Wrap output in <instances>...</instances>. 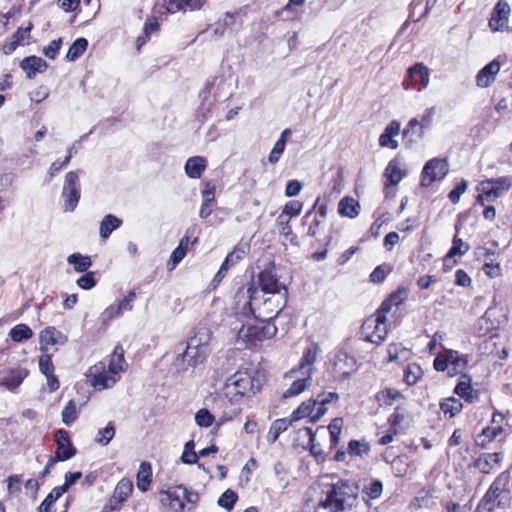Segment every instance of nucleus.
Wrapping results in <instances>:
<instances>
[{"label":"nucleus","mask_w":512,"mask_h":512,"mask_svg":"<svg viewBox=\"0 0 512 512\" xmlns=\"http://www.w3.org/2000/svg\"><path fill=\"white\" fill-rule=\"evenodd\" d=\"M249 309L255 319L274 321L287 304V290L283 293H263L252 283L247 287Z\"/></svg>","instance_id":"f257e3e1"},{"label":"nucleus","mask_w":512,"mask_h":512,"mask_svg":"<svg viewBox=\"0 0 512 512\" xmlns=\"http://www.w3.org/2000/svg\"><path fill=\"white\" fill-rule=\"evenodd\" d=\"M161 512H184L194 509L200 501L198 492L183 484L165 485L158 490Z\"/></svg>","instance_id":"f03ea898"},{"label":"nucleus","mask_w":512,"mask_h":512,"mask_svg":"<svg viewBox=\"0 0 512 512\" xmlns=\"http://www.w3.org/2000/svg\"><path fill=\"white\" fill-rule=\"evenodd\" d=\"M317 352V344H312L304 351L299 365L285 374L286 378H291L293 381L289 388L283 393V398L297 396L310 385L311 375L314 371L313 364L316 361Z\"/></svg>","instance_id":"7ed1b4c3"},{"label":"nucleus","mask_w":512,"mask_h":512,"mask_svg":"<svg viewBox=\"0 0 512 512\" xmlns=\"http://www.w3.org/2000/svg\"><path fill=\"white\" fill-rule=\"evenodd\" d=\"M274 321L255 319L253 324L242 325L238 332V338L242 340L248 349H256L266 340L272 339L277 334Z\"/></svg>","instance_id":"20e7f679"},{"label":"nucleus","mask_w":512,"mask_h":512,"mask_svg":"<svg viewBox=\"0 0 512 512\" xmlns=\"http://www.w3.org/2000/svg\"><path fill=\"white\" fill-rule=\"evenodd\" d=\"M251 392H253V378L247 371H237L227 379L223 387L225 397L232 404L239 403Z\"/></svg>","instance_id":"39448f33"},{"label":"nucleus","mask_w":512,"mask_h":512,"mask_svg":"<svg viewBox=\"0 0 512 512\" xmlns=\"http://www.w3.org/2000/svg\"><path fill=\"white\" fill-rule=\"evenodd\" d=\"M511 475L508 471L500 473L493 483L490 485L488 491L483 497V501L488 505L497 501L496 506L499 508H506L510 505L511 496L509 490V483ZM495 504L489 507L492 510Z\"/></svg>","instance_id":"423d86ee"},{"label":"nucleus","mask_w":512,"mask_h":512,"mask_svg":"<svg viewBox=\"0 0 512 512\" xmlns=\"http://www.w3.org/2000/svg\"><path fill=\"white\" fill-rule=\"evenodd\" d=\"M247 12L244 8H238L233 12L224 13L223 17L218 19L212 25L213 35L222 37L226 33H238L244 24V18Z\"/></svg>","instance_id":"0eeeda50"},{"label":"nucleus","mask_w":512,"mask_h":512,"mask_svg":"<svg viewBox=\"0 0 512 512\" xmlns=\"http://www.w3.org/2000/svg\"><path fill=\"white\" fill-rule=\"evenodd\" d=\"M355 359L343 350H337L328 355L327 371L334 379H343L355 370Z\"/></svg>","instance_id":"6e6552de"},{"label":"nucleus","mask_w":512,"mask_h":512,"mask_svg":"<svg viewBox=\"0 0 512 512\" xmlns=\"http://www.w3.org/2000/svg\"><path fill=\"white\" fill-rule=\"evenodd\" d=\"M257 288L261 293H283L287 290L286 286L280 282L276 274V265L273 260H268L263 269L257 274Z\"/></svg>","instance_id":"1a4fd4ad"},{"label":"nucleus","mask_w":512,"mask_h":512,"mask_svg":"<svg viewBox=\"0 0 512 512\" xmlns=\"http://www.w3.org/2000/svg\"><path fill=\"white\" fill-rule=\"evenodd\" d=\"M114 373L110 372V368L105 361H99L91 366L87 373V381L95 390H105L111 388L116 383Z\"/></svg>","instance_id":"9d476101"},{"label":"nucleus","mask_w":512,"mask_h":512,"mask_svg":"<svg viewBox=\"0 0 512 512\" xmlns=\"http://www.w3.org/2000/svg\"><path fill=\"white\" fill-rule=\"evenodd\" d=\"M362 327L368 341L376 344L382 343L388 333L386 313L378 309L374 315L365 320Z\"/></svg>","instance_id":"9b49d317"},{"label":"nucleus","mask_w":512,"mask_h":512,"mask_svg":"<svg viewBox=\"0 0 512 512\" xmlns=\"http://www.w3.org/2000/svg\"><path fill=\"white\" fill-rule=\"evenodd\" d=\"M449 171L446 158H433L423 167L421 174V186L429 187L433 182L442 180Z\"/></svg>","instance_id":"f8f14e48"},{"label":"nucleus","mask_w":512,"mask_h":512,"mask_svg":"<svg viewBox=\"0 0 512 512\" xmlns=\"http://www.w3.org/2000/svg\"><path fill=\"white\" fill-rule=\"evenodd\" d=\"M346 484L340 482L331 485V489L327 491L325 501H322V512H343L345 509V501L348 493L345 489Z\"/></svg>","instance_id":"ddd939ff"},{"label":"nucleus","mask_w":512,"mask_h":512,"mask_svg":"<svg viewBox=\"0 0 512 512\" xmlns=\"http://www.w3.org/2000/svg\"><path fill=\"white\" fill-rule=\"evenodd\" d=\"M56 450L54 457L61 462L72 459L77 454V449L73 445L68 431L58 429L54 433Z\"/></svg>","instance_id":"4468645a"},{"label":"nucleus","mask_w":512,"mask_h":512,"mask_svg":"<svg viewBox=\"0 0 512 512\" xmlns=\"http://www.w3.org/2000/svg\"><path fill=\"white\" fill-rule=\"evenodd\" d=\"M133 492V483L129 478H122L116 484L112 495L109 497L108 509L120 511L124 503L128 500Z\"/></svg>","instance_id":"2eb2a0df"},{"label":"nucleus","mask_w":512,"mask_h":512,"mask_svg":"<svg viewBox=\"0 0 512 512\" xmlns=\"http://www.w3.org/2000/svg\"><path fill=\"white\" fill-rule=\"evenodd\" d=\"M503 461L501 452L482 453L474 460L472 466L483 474H491L500 469Z\"/></svg>","instance_id":"dca6fc26"},{"label":"nucleus","mask_w":512,"mask_h":512,"mask_svg":"<svg viewBox=\"0 0 512 512\" xmlns=\"http://www.w3.org/2000/svg\"><path fill=\"white\" fill-rule=\"evenodd\" d=\"M511 12L510 5L506 0H499L495 5L491 18L489 20V27L493 31H503L508 27L509 15Z\"/></svg>","instance_id":"f3484780"},{"label":"nucleus","mask_w":512,"mask_h":512,"mask_svg":"<svg viewBox=\"0 0 512 512\" xmlns=\"http://www.w3.org/2000/svg\"><path fill=\"white\" fill-rule=\"evenodd\" d=\"M68 337L54 326H48L39 334L40 350L47 353L50 346L64 345Z\"/></svg>","instance_id":"a211bd4d"},{"label":"nucleus","mask_w":512,"mask_h":512,"mask_svg":"<svg viewBox=\"0 0 512 512\" xmlns=\"http://www.w3.org/2000/svg\"><path fill=\"white\" fill-rule=\"evenodd\" d=\"M317 211H314L313 217L311 218V212L307 213L303 217V225L308 226L307 232L302 236V242L309 245L311 248L319 246V239L317 237L320 232V220L318 219Z\"/></svg>","instance_id":"6ab92c4d"},{"label":"nucleus","mask_w":512,"mask_h":512,"mask_svg":"<svg viewBox=\"0 0 512 512\" xmlns=\"http://www.w3.org/2000/svg\"><path fill=\"white\" fill-rule=\"evenodd\" d=\"M418 83L423 87H426L429 84V70L422 63H417L408 68L407 77L403 81V86L405 89H409L411 86Z\"/></svg>","instance_id":"aec40b11"},{"label":"nucleus","mask_w":512,"mask_h":512,"mask_svg":"<svg viewBox=\"0 0 512 512\" xmlns=\"http://www.w3.org/2000/svg\"><path fill=\"white\" fill-rule=\"evenodd\" d=\"M198 242V238L195 237L192 241L188 235H184L180 241L178 246L172 251L170 258L166 263V268L168 271L174 270L177 265L185 258L190 245H194Z\"/></svg>","instance_id":"412c9836"},{"label":"nucleus","mask_w":512,"mask_h":512,"mask_svg":"<svg viewBox=\"0 0 512 512\" xmlns=\"http://www.w3.org/2000/svg\"><path fill=\"white\" fill-rule=\"evenodd\" d=\"M29 376V370L24 367H13L7 370V377L0 381V386L11 392H15L23 381Z\"/></svg>","instance_id":"4be33fe9"},{"label":"nucleus","mask_w":512,"mask_h":512,"mask_svg":"<svg viewBox=\"0 0 512 512\" xmlns=\"http://www.w3.org/2000/svg\"><path fill=\"white\" fill-rule=\"evenodd\" d=\"M500 71V63L497 59L492 60L485 65L476 76V84L478 87L487 88L496 79L497 74Z\"/></svg>","instance_id":"5701e85b"},{"label":"nucleus","mask_w":512,"mask_h":512,"mask_svg":"<svg viewBox=\"0 0 512 512\" xmlns=\"http://www.w3.org/2000/svg\"><path fill=\"white\" fill-rule=\"evenodd\" d=\"M21 69L26 73L28 79H32L38 72H43L48 67V64L41 57L32 55L25 57L20 62Z\"/></svg>","instance_id":"b1692460"},{"label":"nucleus","mask_w":512,"mask_h":512,"mask_svg":"<svg viewBox=\"0 0 512 512\" xmlns=\"http://www.w3.org/2000/svg\"><path fill=\"white\" fill-rule=\"evenodd\" d=\"M400 127H401V125L397 120L391 121L386 126L383 133L380 135L379 145L381 147L397 149L399 144H398V141L395 139V137L399 135Z\"/></svg>","instance_id":"393cba45"},{"label":"nucleus","mask_w":512,"mask_h":512,"mask_svg":"<svg viewBox=\"0 0 512 512\" xmlns=\"http://www.w3.org/2000/svg\"><path fill=\"white\" fill-rule=\"evenodd\" d=\"M512 188V177H500L482 181L477 192H504Z\"/></svg>","instance_id":"a878e982"},{"label":"nucleus","mask_w":512,"mask_h":512,"mask_svg":"<svg viewBox=\"0 0 512 512\" xmlns=\"http://www.w3.org/2000/svg\"><path fill=\"white\" fill-rule=\"evenodd\" d=\"M454 393L468 403H473L479 398V392L472 388L471 378L467 374L461 376V380L456 385Z\"/></svg>","instance_id":"bb28decb"},{"label":"nucleus","mask_w":512,"mask_h":512,"mask_svg":"<svg viewBox=\"0 0 512 512\" xmlns=\"http://www.w3.org/2000/svg\"><path fill=\"white\" fill-rule=\"evenodd\" d=\"M207 159L203 156L189 157L185 163L184 170L191 179H199L207 168Z\"/></svg>","instance_id":"cd10ccee"},{"label":"nucleus","mask_w":512,"mask_h":512,"mask_svg":"<svg viewBox=\"0 0 512 512\" xmlns=\"http://www.w3.org/2000/svg\"><path fill=\"white\" fill-rule=\"evenodd\" d=\"M153 472L151 463L143 461L139 465V469L136 474V485L141 492H147L152 484Z\"/></svg>","instance_id":"c85d7f7f"},{"label":"nucleus","mask_w":512,"mask_h":512,"mask_svg":"<svg viewBox=\"0 0 512 512\" xmlns=\"http://www.w3.org/2000/svg\"><path fill=\"white\" fill-rule=\"evenodd\" d=\"M290 221L291 218L286 216V214H280L277 217L276 226L280 236L283 237V243L285 245L287 243L291 245H298L297 236L292 232Z\"/></svg>","instance_id":"c756f323"},{"label":"nucleus","mask_w":512,"mask_h":512,"mask_svg":"<svg viewBox=\"0 0 512 512\" xmlns=\"http://www.w3.org/2000/svg\"><path fill=\"white\" fill-rule=\"evenodd\" d=\"M160 30V24L157 17L150 16L146 19L143 27V34L136 39V48L139 51L149 40L152 34Z\"/></svg>","instance_id":"7c9ffc66"},{"label":"nucleus","mask_w":512,"mask_h":512,"mask_svg":"<svg viewBox=\"0 0 512 512\" xmlns=\"http://www.w3.org/2000/svg\"><path fill=\"white\" fill-rule=\"evenodd\" d=\"M360 203L353 197L346 196L338 204V212L341 216L355 218L360 213Z\"/></svg>","instance_id":"2f4dec72"},{"label":"nucleus","mask_w":512,"mask_h":512,"mask_svg":"<svg viewBox=\"0 0 512 512\" xmlns=\"http://www.w3.org/2000/svg\"><path fill=\"white\" fill-rule=\"evenodd\" d=\"M404 171L400 168V164L396 159L389 162L385 169L384 177L386 178L385 186L397 185L404 176Z\"/></svg>","instance_id":"473e14b6"},{"label":"nucleus","mask_w":512,"mask_h":512,"mask_svg":"<svg viewBox=\"0 0 512 512\" xmlns=\"http://www.w3.org/2000/svg\"><path fill=\"white\" fill-rule=\"evenodd\" d=\"M107 366L110 368V372L116 375L125 370L126 361L124 358V349L121 344L114 347Z\"/></svg>","instance_id":"72a5a7b5"},{"label":"nucleus","mask_w":512,"mask_h":512,"mask_svg":"<svg viewBox=\"0 0 512 512\" xmlns=\"http://www.w3.org/2000/svg\"><path fill=\"white\" fill-rule=\"evenodd\" d=\"M292 422V418H280L274 420L269 428L267 441L271 444L276 442L279 436L289 428Z\"/></svg>","instance_id":"f704fd0d"},{"label":"nucleus","mask_w":512,"mask_h":512,"mask_svg":"<svg viewBox=\"0 0 512 512\" xmlns=\"http://www.w3.org/2000/svg\"><path fill=\"white\" fill-rule=\"evenodd\" d=\"M408 295V291L404 287L398 288L396 291H394L388 299L382 302L379 310H381L384 313H388L391 310L392 306H399L402 304Z\"/></svg>","instance_id":"c9c22d12"},{"label":"nucleus","mask_w":512,"mask_h":512,"mask_svg":"<svg viewBox=\"0 0 512 512\" xmlns=\"http://www.w3.org/2000/svg\"><path fill=\"white\" fill-rule=\"evenodd\" d=\"M290 135L291 130L289 128L282 131L279 139L275 142L272 150L269 153L268 160L270 163L275 164L279 161L285 150L286 142Z\"/></svg>","instance_id":"e433bc0d"},{"label":"nucleus","mask_w":512,"mask_h":512,"mask_svg":"<svg viewBox=\"0 0 512 512\" xmlns=\"http://www.w3.org/2000/svg\"><path fill=\"white\" fill-rule=\"evenodd\" d=\"M122 220L112 214L106 215L100 223L99 233L102 239H107L110 234L118 229Z\"/></svg>","instance_id":"4c0bfd02"},{"label":"nucleus","mask_w":512,"mask_h":512,"mask_svg":"<svg viewBox=\"0 0 512 512\" xmlns=\"http://www.w3.org/2000/svg\"><path fill=\"white\" fill-rule=\"evenodd\" d=\"M376 399L381 406H392L398 400L404 399V396L396 389L386 388L377 393Z\"/></svg>","instance_id":"58836bf2"},{"label":"nucleus","mask_w":512,"mask_h":512,"mask_svg":"<svg viewBox=\"0 0 512 512\" xmlns=\"http://www.w3.org/2000/svg\"><path fill=\"white\" fill-rule=\"evenodd\" d=\"M88 40L86 38H77L69 47L66 59L70 62H74L79 59L87 50Z\"/></svg>","instance_id":"ea45409f"},{"label":"nucleus","mask_w":512,"mask_h":512,"mask_svg":"<svg viewBox=\"0 0 512 512\" xmlns=\"http://www.w3.org/2000/svg\"><path fill=\"white\" fill-rule=\"evenodd\" d=\"M249 250L245 244H237L231 252H229L224 259L223 263L231 268L243 260Z\"/></svg>","instance_id":"a19ab883"},{"label":"nucleus","mask_w":512,"mask_h":512,"mask_svg":"<svg viewBox=\"0 0 512 512\" xmlns=\"http://www.w3.org/2000/svg\"><path fill=\"white\" fill-rule=\"evenodd\" d=\"M9 336L12 341L20 343L32 338L33 331L27 324L20 323L10 329Z\"/></svg>","instance_id":"79ce46f5"},{"label":"nucleus","mask_w":512,"mask_h":512,"mask_svg":"<svg viewBox=\"0 0 512 512\" xmlns=\"http://www.w3.org/2000/svg\"><path fill=\"white\" fill-rule=\"evenodd\" d=\"M67 261L69 264L73 265L74 270L78 273L86 272L92 266L91 258L80 253L69 255Z\"/></svg>","instance_id":"37998d69"},{"label":"nucleus","mask_w":512,"mask_h":512,"mask_svg":"<svg viewBox=\"0 0 512 512\" xmlns=\"http://www.w3.org/2000/svg\"><path fill=\"white\" fill-rule=\"evenodd\" d=\"M503 429L501 427H486L482 430V432L476 438V444L482 448L487 447V445L492 442L499 434H501Z\"/></svg>","instance_id":"c03bdc74"},{"label":"nucleus","mask_w":512,"mask_h":512,"mask_svg":"<svg viewBox=\"0 0 512 512\" xmlns=\"http://www.w3.org/2000/svg\"><path fill=\"white\" fill-rule=\"evenodd\" d=\"M422 376L423 371L417 363L408 364L404 370V381L409 386L416 384Z\"/></svg>","instance_id":"a18cd8bd"},{"label":"nucleus","mask_w":512,"mask_h":512,"mask_svg":"<svg viewBox=\"0 0 512 512\" xmlns=\"http://www.w3.org/2000/svg\"><path fill=\"white\" fill-rule=\"evenodd\" d=\"M64 494L57 486L44 498L38 507L39 512H52L54 503Z\"/></svg>","instance_id":"49530a36"},{"label":"nucleus","mask_w":512,"mask_h":512,"mask_svg":"<svg viewBox=\"0 0 512 512\" xmlns=\"http://www.w3.org/2000/svg\"><path fill=\"white\" fill-rule=\"evenodd\" d=\"M78 416H79V411L77 409L76 402L74 400H69L65 404V406L61 412V417H62L63 423L69 426L77 420Z\"/></svg>","instance_id":"de8ad7c7"},{"label":"nucleus","mask_w":512,"mask_h":512,"mask_svg":"<svg viewBox=\"0 0 512 512\" xmlns=\"http://www.w3.org/2000/svg\"><path fill=\"white\" fill-rule=\"evenodd\" d=\"M238 499V494L234 490L227 489L220 495L217 503L227 511H232Z\"/></svg>","instance_id":"09e8293b"},{"label":"nucleus","mask_w":512,"mask_h":512,"mask_svg":"<svg viewBox=\"0 0 512 512\" xmlns=\"http://www.w3.org/2000/svg\"><path fill=\"white\" fill-rule=\"evenodd\" d=\"M440 408L445 415H449V417L452 418V417L456 416L462 410L463 405L460 402V400H458L454 397H451V398L445 399L440 404Z\"/></svg>","instance_id":"8fccbe9b"},{"label":"nucleus","mask_w":512,"mask_h":512,"mask_svg":"<svg viewBox=\"0 0 512 512\" xmlns=\"http://www.w3.org/2000/svg\"><path fill=\"white\" fill-rule=\"evenodd\" d=\"M316 402L314 400H307L300 404V406L294 410L291 414L293 421H298L302 418L309 417L312 415Z\"/></svg>","instance_id":"3c124183"},{"label":"nucleus","mask_w":512,"mask_h":512,"mask_svg":"<svg viewBox=\"0 0 512 512\" xmlns=\"http://www.w3.org/2000/svg\"><path fill=\"white\" fill-rule=\"evenodd\" d=\"M343 427V419L340 417L334 418L328 425V431L330 434L331 448L337 447L339 443V436Z\"/></svg>","instance_id":"603ef678"},{"label":"nucleus","mask_w":512,"mask_h":512,"mask_svg":"<svg viewBox=\"0 0 512 512\" xmlns=\"http://www.w3.org/2000/svg\"><path fill=\"white\" fill-rule=\"evenodd\" d=\"M468 250L469 245L465 243L462 239L458 238L457 236H454L452 247L450 248L449 252L445 257V263L456 255H464Z\"/></svg>","instance_id":"864d4df0"},{"label":"nucleus","mask_w":512,"mask_h":512,"mask_svg":"<svg viewBox=\"0 0 512 512\" xmlns=\"http://www.w3.org/2000/svg\"><path fill=\"white\" fill-rule=\"evenodd\" d=\"M419 128V120L417 118H412L406 128L403 130V138L406 139L410 144L416 143L422 137L417 136Z\"/></svg>","instance_id":"5fc2aeb1"},{"label":"nucleus","mask_w":512,"mask_h":512,"mask_svg":"<svg viewBox=\"0 0 512 512\" xmlns=\"http://www.w3.org/2000/svg\"><path fill=\"white\" fill-rule=\"evenodd\" d=\"M39 371L44 375L55 373V365L52 360V355L49 353H42L38 359Z\"/></svg>","instance_id":"6e6d98bb"},{"label":"nucleus","mask_w":512,"mask_h":512,"mask_svg":"<svg viewBox=\"0 0 512 512\" xmlns=\"http://www.w3.org/2000/svg\"><path fill=\"white\" fill-rule=\"evenodd\" d=\"M115 436V427L112 422H109L106 427L98 430L96 442L106 446Z\"/></svg>","instance_id":"4d7b16f0"},{"label":"nucleus","mask_w":512,"mask_h":512,"mask_svg":"<svg viewBox=\"0 0 512 512\" xmlns=\"http://www.w3.org/2000/svg\"><path fill=\"white\" fill-rule=\"evenodd\" d=\"M305 3V0H288V3L279 11L277 12L278 15H281L283 13L291 14L285 18V20H294L298 16V6H303Z\"/></svg>","instance_id":"13d9d810"},{"label":"nucleus","mask_w":512,"mask_h":512,"mask_svg":"<svg viewBox=\"0 0 512 512\" xmlns=\"http://www.w3.org/2000/svg\"><path fill=\"white\" fill-rule=\"evenodd\" d=\"M195 421L200 427H210L214 421V415L206 408H202L198 410L195 414Z\"/></svg>","instance_id":"bf43d9fd"},{"label":"nucleus","mask_w":512,"mask_h":512,"mask_svg":"<svg viewBox=\"0 0 512 512\" xmlns=\"http://www.w3.org/2000/svg\"><path fill=\"white\" fill-rule=\"evenodd\" d=\"M80 182L76 172L70 171L65 176L63 192H79Z\"/></svg>","instance_id":"052dcab7"},{"label":"nucleus","mask_w":512,"mask_h":512,"mask_svg":"<svg viewBox=\"0 0 512 512\" xmlns=\"http://www.w3.org/2000/svg\"><path fill=\"white\" fill-rule=\"evenodd\" d=\"M434 116V107L427 108L424 114L421 116L419 120V128L417 132L418 137H423L425 130L428 129L432 123Z\"/></svg>","instance_id":"680f3d73"},{"label":"nucleus","mask_w":512,"mask_h":512,"mask_svg":"<svg viewBox=\"0 0 512 512\" xmlns=\"http://www.w3.org/2000/svg\"><path fill=\"white\" fill-rule=\"evenodd\" d=\"M207 197L204 199L200 211L199 216L202 219L208 218L212 212L214 207L216 206L215 194H205Z\"/></svg>","instance_id":"e2e57ef3"},{"label":"nucleus","mask_w":512,"mask_h":512,"mask_svg":"<svg viewBox=\"0 0 512 512\" xmlns=\"http://www.w3.org/2000/svg\"><path fill=\"white\" fill-rule=\"evenodd\" d=\"M62 38L52 40L47 46H45L42 50V53L51 60L56 59L58 56L60 49L62 47Z\"/></svg>","instance_id":"0e129e2a"},{"label":"nucleus","mask_w":512,"mask_h":512,"mask_svg":"<svg viewBox=\"0 0 512 512\" xmlns=\"http://www.w3.org/2000/svg\"><path fill=\"white\" fill-rule=\"evenodd\" d=\"M78 287L83 290H90L96 286L97 280L95 278V272L86 271V273L80 276L76 281Z\"/></svg>","instance_id":"69168bd1"},{"label":"nucleus","mask_w":512,"mask_h":512,"mask_svg":"<svg viewBox=\"0 0 512 512\" xmlns=\"http://www.w3.org/2000/svg\"><path fill=\"white\" fill-rule=\"evenodd\" d=\"M140 293V288H135L129 291L127 295L123 299L119 300L117 303L124 312L131 311L133 309V302L136 299L137 295Z\"/></svg>","instance_id":"338daca9"},{"label":"nucleus","mask_w":512,"mask_h":512,"mask_svg":"<svg viewBox=\"0 0 512 512\" xmlns=\"http://www.w3.org/2000/svg\"><path fill=\"white\" fill-rule=\"evenodd\" d=\"M446 354L449 364L453 365L455 369L465 367L468 363V356H459L458 352L455 350H447Z\"/></svg>","instance_id":"774afa93"}]
</instances>
